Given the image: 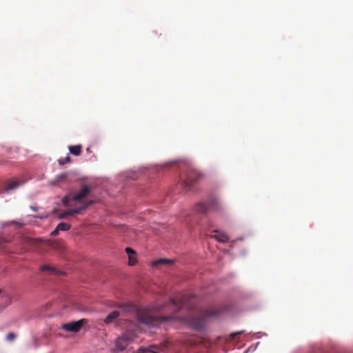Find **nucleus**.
<instances>
[{"label":"nucleus","instance_id":"obj_1","mask_svg":"<svg viewBox=\"0 0 353 353\" xmlns=\"http://www.w3.org/2000/svg\"><path fill=\"white\" fill-rule=\"evenodd\" d=\"M117 307L121 308L123 312H136L139 322L154 326L160 321H168L174 319V316H155L147 311L137 310L134 306L131 305H119Z\"/></svg>","mask_w":353,"mask_h":353},{"label":"nucleus","instance_id":"obj_2","mask_svg":"<svg viewBox=\"0 0 353 353\" xmlns=\"http://www.w3.org/2000/svg\"><path fill=\"white\" fill-rule=\"evenodd\" d=\"M90 192V188L83 185L81 190L77 193H70L63 199V203L65 206L69 207L71 201H80L86 197Z\"/></svg>","mask_w":353,"mask_h":353},{"label":"nucleus","instance_id":"obj_3","mask_svg":"<svg viewBox=\"0 0 353 353\" xmlns=\"http://www.w3.org/2000/svg\"><path fill=\"white\" fill-rule=\"evenodd\" d=\"M194 209L198 213L205 214L210 210L219 211L222 209V205L218 199L213 198L208 203H197Z\"/></svg>","mask_w":353,"mask_h":353},{"label":"nucleus","instance_id":"obj_4","mask_svg":"<svg viewBox=\"0 0 353 353\" xmlns=\"http://www.w3.org/2000/svg\"><path fill=\"white\" fill-rule=\"evenodd\" d=\"M135 337L136 333L134 330H127L122 336L119 337L115 342L117 350H124Z\"/></svg>","mask_w":353,"mask_h":353},{"label":"nucleus","instance_id":"obj_5","mask_svg":"<svg viewBox=\"0 0 353 353\" xmlns=\"http://www.w3.org/2000/svg\"><path fill=\"white\" fill-rule=\"evenodd\" d=\"M88 321L85 319H82L77 321H71L67 323H64L61 325V328L67 332H78L82 328L83 325H85Z\"/></svg>","mask_w":353,"mask_h":353},{"label":"nucleus","instance_id":"obj_6","mask_svg":"<svg viewBox=\"0 0 353 353\" xmlns=\"http://www.w3.org/2000/svg\"><path fill=\"white\" fill-rule=\"evenodd\" d=\"M168 347V343H165L163 347H159L156 345H152L148 347H141L139 349V353H161L164 352Z\"/></svg>","mask_w":353,"mask_h":353},{"label":"nucleus","instance_id":"obj_7","mask_svg":"<svg viewBox=\"0 0 353 353\" xmlns=\"http://www.w3.org/2000/svg\"><path fill=\"white\" fill-rule=\"evenodd\" d=\"M23 242L26 244L32 245L37 248V251L39 252H42L43 250L40 247H42L44 244L47 245V243H44L41 239H34L28 236H26L23 238Z\"/></svg>","mask_w":353,"mask_h":353},{"label":"nucleus","instance_id":"obj_8","mask_svg":"<svg viewBox=\"0 0 353 353\" xmlns=\"http://www.w3.org/2000/svg\"><path fill=\"white\" fill-rule=\"evenodd\" d=\"M199 179V176L194 173H190L187 177V179L182 182V186L187 190H191L193 183Z\"/></svg>","mask_w":353,"mask_h":353},{"label":"nucleus","instance_id":"obj_9","mask_svg":"<svg viewBox=\"0 0 353 353\" xmlns=\"http://www.w3.org/2000/svg\"><path fill=\"white\" fill-rule=\"evenodd\" d=\"M92 203V201L83 202L81 206H79L77 208L66 210L65 211V213L67 216H72L73 214H79L83 210L86 209Z\"/></svg>","mask_w":353,"mask_h":353},{"label":"nucleus","instance_id":"obj_10","mask_svg":"<svg viewBox=\"0 0 353 353\" xmlns=\"http://www.w3.org/2000/svg\"><path fill=\"white\" fill-rule=\"evenodd\" d=\"M221 313V310L218 308H209L203 312V318L216 317Z\"/></svg>","mask_w":353,"mask_h":353},{"label":"nucleus","instance_id":"obj_11","mask_svg":"<svg viewBox=\"0 0 353 353\" xmlns=\"http://www.w3.org/2000/svg\"><path fill=\"white\" fill-rule=\"evenodd\" d=\"M125 252H127L128 255L129 259V265H134L137 263V258H136V252L134 250H132L130 248H126Z\"/></svg>","mask_w":353,"mask_h":353},{"label":"nucleus","instance_id":"obj_12","mask_svg":"<svg viewBox=\"0 0 353 353\" xmlns=\"http://www.w3.org/2000/svg\"><path fill=\"white\" fill-rule=\"evenodd\" d=\"M170 301L176 308L178 312L185 305V298H181L179 299H170Z\"/></svg>","mask_w":353,"mask_h":353},{"label":"nucleus","instance_id":"obj_13","mask_svg":"<svg viewBox=\"0 0 353 353\" xmlns=\"http://www.w3.org/2000/svg\"><path fill=\"white\" fill-rule=\"evenodd\" d=\"M215 232L216 234H214L212 237L216 239L218 241L221 243H226L229 241V236L225 232L218 231H215Z\"/></svg>","mask_w":353,"mask_h":353},{"label":"nucleus","instance_id":"obj_14","mask_svg":"<svg viewBox=\"0 0 353 353\" xmlns=\"http://www.w3.org/2000/svg\"><path fill=\"white\" fill-rule=\"evenodd\" d=\"M120 315V312L118 311H114L109 314L104 320L106 324H109L115 321Z\"/></svg>","mask_w":353,"mask_h":353},{"label":"nucleus","instance_id":"obj_15","mask_svg":"<svg viewBox=\"0 0 353 353\" xmlns=\"http://www.w3.org/2000/svg\"><path fill=\"white\" fill-rule=\"evenodd\" d=\"M70 152L74 156H79L81 154V145H70L68 147Z\"/></svg>","mask_w":353,"mask_h":353},{"label":"nucleus","instance_id":"obj_16","mask_svg":"<svg viewBox=\"0 0 353 353\" xmlns=\"http://www.w3.org/2000/svg\"><path fill=\"white\" fill-rule=\"evenodd\" d=\"M21 183L17 181H8L5 187V191H10L17 188Z\"/></svg>","mask_w":353,"mask_h":353},{"label":"nucleus","instance_id":"obj_17","mask_svg":"<svg viewBox=\"0 0 353 353\" xmlns=\"http://www.w3.org/2000/svg\"><path fill=\"white\" fill-rule=\"evenodd\" d=\"M192 325L196 330H201L204 327V321L203 319H194Z\"/></svg>","mask_w":353,"mask_h":353},{"label":"nucleus","instance_id":"obj_18","mask_svg":"<svg viewBox=\"0 0 353 353\" xmlns=\"http://www.w3.org/2000/svg\"><path fill=\"white\" fill-rule=\"evenodd\" d=\"M172 260H170V259H157L156 261H154L152 262V265L153 266H158V265H170L172 263Z\"/></svg>","mask_w":353,"mask_h":353},{"label":"nucleus","instance_id":"obj_19","mask_svg":"<svg viewBox=\"0 0 353 353\" xmlns=\"http://www.w3.org/2000/svg\"><path fill=\"white\" fill-rule=\"evenodd\" d=\"M57 227V230L68 231V230L70 229L71 225L69 223L61 222V223H59Z\"/></svg>","mask_w":353,"mask_h":353},{"label":"nucleus","instance_id":"obj_20","mask_svg":"<svg viewBox=\"0 0 353 353\" xmlns=\"http://www.w3.org/2000/svg\"><path fill=\"white\" fill-rule=\"evenodd\" d=\"M41 271H43V272H52V273H55L57 274V271L55 270V269L50 265H43L41 267Z\"/></svg>","mask_w":353,"mask_h":353},{"label":"nucleus","instance_id":"obj_21","mask_svg":"<svg viewBox=\"0 0 353 353\" xmlns=\"http://www.w3.org/2000/svg\"><path fill=\"white\" fill-rule=\"evenodd\" d=\"M58 161L59 165H63L65 163H70L71 161V159L70 156H67L65 158L59 159Z\"/></svg>","mask_w":353,"mask_h":353},{"label":"nucleus","instance_id":"obj_22","mask_svg":"<svg viewBox=\"0 0 353 353\" xmlns=\"http://www.w3.org/2000/svg\"><path fill=\"white\" fill-rule=\"evenodd\" d=\"M16 337V335L14 334V333H9L8 335H7V340L8 341H12L15 339Z\"/></svg>","mask_w":353,"mask_h":353},{"label":"nucleus","instance_id":"obj_23","mask_svg":"<svg viewBox=\"0 0 353 353\" xmlns=\"http://www.w3.org/2000/svg\"><path fill=\"white\" fill-rule=\"evenodd\" d=\"M59 231L60 230H57V227L56 229L52 232L51 235L54 236H57L59 234Z\"/></svg>","mask_w":353,"mask_h":353},{"label":"nucleus","instance_id":"obj_24","mask_svg":"<svg viewBox=\"0 0 353 353\" xmlns=\"http://www.w3.org/2000/svg\"><path fill=\"white\" fill-rule=\"evenodd\" d=\"M68 216L65 214V212H63V213H61L60 215H59V218L60 219H65Z\"/></svg>","mask_w":353,"mask_h":353},{"label":"nucleus","instance_id":"obj_25","mask_svg":"<svg viewBox=\"0 0 353 353\" xmlns=\"http://www.w3.org/2000/svg\"><path fill=\"white\" fill-rule=\"evenodd\" d=\"M240 333H241V332H239V334H240ZM236 334H238V333H233V334H231L232 338H234V336H235Z\"/></svg>","mask_w":353,"mask_h":353}]
</instances>
